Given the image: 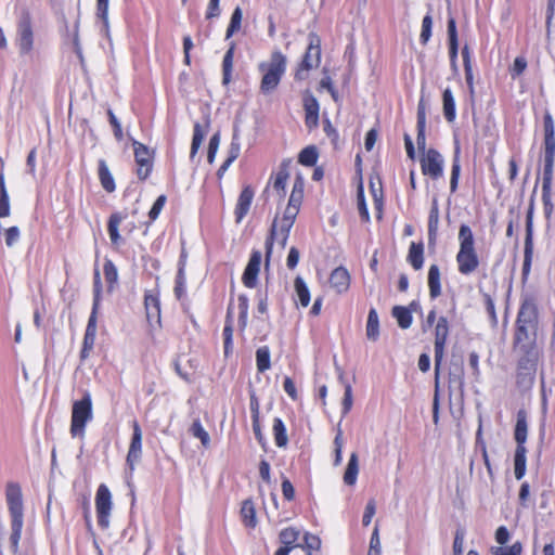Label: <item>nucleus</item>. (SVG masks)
<instances>
[{
    "mask_svg": "<svg viewBox=\"0 0 555 555\" xmlns=\"http://www.w3.org/2000/svg\"><path fill=\"white\" fill-rule=\"evenodd\" d=\"M522 347L528 346L529 360L527 366H522L526 373H522V385L532 386L537 371V360L539 351L534 348L538 337V308L532 298L522 300Z\"/></svg>",
    "mask_w": 555,
    "mask_h": 555,
    "instance_id": "f257e3e1",
    "label": "nucleus"
},
{
    "mask_svg": "<svg viewBox=\"0 0 555 555\" xmlns=\"http://www.w3.org/2000/svg\"><path fill=\"white\" fill-rule=\"evenodd\" d=\"M7 504L11 516V548L14 553L18 550V543L24 525L23 495L18 483L10 482L5 490Z\"/></svg>",
    "mask_w": 555,
    "mask_h": 555,
    "instance_id": "f03ea898",
    "label": "nucleus"
},
{
    "mask_svg": "<svg viewBox=\"0 0 555 555\" xmlns=\"http://www.w3.org/2000/svg\"><path fill=\"white\" fill-rule=\"evenodd\" d=\"M287 67V57L280 51L271 53L268 61L258 64V70L262 74L260 81V91L263 94H270L280 85Z\"/></svg>",
    "mask_w": 555,
    "mask_h": 555,
    "instance_id": "7ed1b4c3",
    "label": "nucleus"
},
{
    "mask_svg": "<svg viewBox=\"0 0 555 555\" xmlns=\"http://www.w3.org/2000/svg\"><path fill=\"white\" fill-rule=\"evenodd\" d=\"M460 249L456 255L459 271L468 275L479 266V259L474 247V234L467 224H462L459 230Z\"/></svg>",
    "mask_w": 555,
    "mask_h": 555,
    "instance_id": "20e7f679",
    "label": "nucleus"
},
{
    "mask_svg": "<svg viewBox=\"0 0 555 555\" xmlns=\"http://www.w3.org/2000/svg\"><path fill=\"white\" fill-rule=\"evenodd\" d=\"M93 420L92 397L85 390L81 399L75 400L72 405L69 433L73 438H85L86 427Z\"/></svg>",
    "mask_w": 555,
    "mask_h": 555,
    "instance_id": "39448f33",
    "label": "nucleus"
},
{
    "mask_svg": "<svg viewBox=\"0 0 555 555\" xmlns=\"http://www.w3.org/2000/svg\"><path fill=\"white\" fill-rule=\"evenodd\" d=\"M321 63V38L311 31L308 35V47L301 62L295 72V80L302 81L309 77V72L319 67Z\"/></svg>",
    "mask_w": 555,
    "mask_h": 555,
    "instance_id": "423d86ee",
    "label": "nucleus"
},
{
    "mask_svg": "<svg viewBox=\"0 0 555 555\" xmlns=\"http://www.w3.org/2000/svg\"><path fill=\"white\" fill-rule=\"evenodd\" d=\"M15 44L22 56L30 55L34 49V30L30 15L24 11L17 22Z\"/></svg>",
    "mask_w": 555,
    "mask_h": 555,
    "instance_id": "0eeeda50",
    "label": "nucleus"
},
{
    "mask_svg": "<svg viewBox=\"0 0 555 555\" xmlns=\"http://www.w3.org/2000/svg\"><path fill=\"white\" fill-rule=\"evenodd\" d=\"M112 504V494L108 487L104 483H101L95 494V509L98 516V525L102 529H107L109 526Z\"/></svg>",
    "mask_w": 555,
    "mask_h": 555,
    "instance_id": "6e6552de",
    "label": "nucleus"
},
{
    "mask_svg": "<svg viewBox=\"0 0 555 555\" xmlns=\"http://www.w3.org/2000/svg\"><path fill=\"white\" fill-rule=\"evenodd\" d=\"M449 322L448 319L443 315L439 317L435 330V343H434V349H435V367L438 370L440 366L443 356H444V349L449 337Z\"/></svg>",
    "mask_w": 555,
    "mask_h": 555,
    "instance_id": "1a4fd4ad",
    "label": "nucleus"
},
{
    "mask_svg": "<svg viewBox=\"0 0 555 555\" xmlns=\"http://www.w3.org/2000/svg\"><path fill=\"white\" fill-rule=\"evenodd\" d=\"M134 160L137 164V176L140 180H145L152 172L153 162L152 152L143 143L133 140Z\"/></svg>",
    "mask_w": 555,
    "mask_h": 555,
    "instance_id": "9d476101",
    "label": "nucleus"
},
{
    "mask_svg": "<svg viewBox=\"0 0 555 555\" xmlns=\"http://www.w3.org/2000/svg\"><path fill=\"white\" fill-rule=\"evenodd\" d=\"M293 225H294V222L282 219L280 222V228L278 229L276 219H274L271 230H270V235L268 236V238L266 241V263L267 264L269 263V259L272 254L273 241L278 240L281 247L284 248L286 246V243H287V240L289 236V232H291V229L293 228Z\"/></svg>",
    "mask_w": 555,
    "mask_h": 555,
    "instance_id": "9b49d317",
    "label": "nucleus"
},
{
    "mask_svg": "<svg viewBox=\"0 0 555 555\" xmlns=\"http://www.w3.org/2000/svg\"><path fill=\"white\" fill-rule=\"evenodd\" d=\"M443 157L435 149H429L421 158L422 172L434 180L439 179L443 175Z\"/></svg>",
    "mask_w": 555,
    "mask_h": 555,
    "instance_id": "f8f14e48",
    "label": "nucleus"
},
{
    "mask_svg": "<svg viewBox=\"0 0 555 555\" xmlns=\"http://www.w3.org/2000/svg\"><path fill=\"white\" fill-rule=\"evenodd\" d=\"M142 454V430L137 421L132 423V437L127 454V465L129 469L134 470L135 464L140 461Z\"/></svg>",
    "mask_w": 555,
    "mask_h": 555,
    "instance_id": "ddd939ff",
    "label": "nucleus"
},
{
    "mask_svg": "<svg viewBox=\"0 0 555 555\" xmlns=\"http://www.w3.org/2000/svg\"><path fill=\"white\" fill-rule=\"evenodd\" d=\"M555 157V135L550 131L548 135L544 139V178L543 190L545 191L551 183V175Z\"/></svg>",
    "mask_w": 555,
    "mask_h": 555,
    "instance_id": "4468645a",
    "label": "nucleus"
},
{
    "mask_svg": "<svg viewBox=\"0 0 555 555\" xmlns=\"http://www.w3.org/2000/svg\"><path fill=\"white\" fill-rule=\"evenodd\" d=\"M262 254L260 250H253L248 263L244 270L242 281L248 288H254L257 284L258 274L260 271Z\"/></svg>",
    "mask_w": 555,
    "mask_h": 555,
    "instance_id": "2eb2a0df",
    "label": "nucleus"
},
{
    "mask_svg": "<svg viewBox=\"0 0 555 555\" xmlns=\"http://www.w3.org/2000/svg\"><path fill=\"white\" fill-rule=\"evenodd\" d=\"M96 321L98 314L90 313L83 336L82 348L80 350L81 361H85L89 357L91 350L94 347L96 337Z\"/></svg>",
    "mask_w": 555,
    "mask_h": 555,
    "instance_id": "dca6fc26",
    "label": "nucleus"
},
{
    "mask_svg": "<svg viewBox=\"0 0 555 555\" xmlns=\"http://www.w3.org/2000/svg\"><path fill=\"white\" fill-rule=\"evenodd\" d=\"M304 109L306 114V125L308 128L317 127L319 124L320 104L317 98L307 91L302 98Z\"/></svg>",
    "mask_w": 555,
    "mask_h": 555,
    "instance_id": "f3484780",
    "label": "nucleus"
},
{
    "mask_svg": "<svg viewBox=\"0 0 555 555\" xmlns=\"http://www.w3.org/2000/svg\"><path fill=\"white\" fill-rule=\"evenodd\" d=\"M255 192L250 185L243 188L235 206L234 215L236 223H241L248 214Z\"/></svg>",
    "mask_w": 555,
    "mask_h": 555,
    "instance_id": "a211bd4d",
    "label": "nucleus"
},
{
    "mask_svg": "<svg viewBox=\"0 0 555 555\" xmlns=\"http://www.w3.org/2000/svg\"><path fill=\"white\" fill-rule=\"evenodd\" d=\"M330 285L338 294L348 291L350 286V275L346 268L337 267L330 275Z\"/></svg>",
    "mask_w": 555,
    "mask_h": 555,
    "instance_id": "6ab92c4d",
    "label": "nucleus"
},
{
    "mask_svg": "<svg viewBox=\"0 0 555 555\" xmlns=\"http://www.w3.org/2000/svg\"><path fill=\"white\" fill-rule=\"evenodd\" d=\"M514 439L516 448L514 451V476L517 480H520V410L515 413V426H514Z\"/></svg>",
    "mask_w": 555,
    "mask_h": 555,
    "instance_id": "aec40b11",
    "label": "nucleus"
},
{
    "mask_svg": "<svg viewBox=\"0 0 555 555\" xmlns=\"http://www.w3.org/2000/svg\"><path fill=\"white\" fill-rule=\"evenodd\" d=\"M514 439L516 448L514 451V476L517 480H520V410L515 413V426H514Z\"/></svg>",
    "mask_w": 555,
    "mask_h": 555,
    "instance_id": "412c9836",
    "label": "nucleus"
},
{
    "mask_svg": "<svg viewBox=\"0 0 555 555\" xmlns=\"http://www.w3.org/2000/svg\"><path fill=\"white\" fill-rule=\"evenodd\" d=\"M144 306L146 310V318L149 321H160V301L157 294L146 293L144 296Z\"/></svg>",
    "mask_w": 555,
    "mask_h": 555,
    "instance_id": "4be33fe9",
    "label": "nucleus"
},
{
    "mask_svg": "<svg viewBox=\"0 0 555 555\" xmlns=\"http://www.w3.org/2000/svg\"><path fill=\"white\" fill-rule=\"evenodd\" d=\"M291 160L284 159L276 172L273 181V189L278 192L280 197L285 195L286 182L289 178L288 166Z\"/></svg>",
    "mask_w": 555,
    "mask_h": 555,
    "instance_id": "5701e85b",
    "label": "nucleus"
},
{
    "mask_svg": "<svg viewBox=\"0 0 555 555\" xmlns=\"http://www.w3.org/2000/svg\"><path fill=\"white\" fill-rule=\"evenodd\" d=\"M448 42H449V56L450 59H457L459 54V37L456 29V22L453 16H449L447 23Z\"/></svg>",
    "mask_w": 555,
    "mask_h": 555,
    "instance_id": "b1692460",
    "label": "nucleus"
},
{
    "mask_svg": "<svg viewBox=\"0 0 555 555\" xmlns=\"http://www.w3.org/2000/svg\"><path fill=\"white\" fill-rule=\"evenodd\" d=\"M209 116L205 117V125H201L199 122H195L194 130H193V138L191 143V152H190V158L193 159L195 155L197 154L202 142L205 137V128L209 126Z\"/></svg>",
    "mask_w": 555,
    "mask_h": 555,
    "instance_id": "393cba45",
    "label": "nucleus"
},
{
    "mask_svg": "<svg viewBox=\"0 0 555 555\" xmlns=\"http://www.w3.org/2000/svg\"><path fill=\"white\" fill-rule=\"evenodd\" d=\"M408 261L414 270H420L424 264V244L423 242H412L409 248Z\"/></svg>",
    "mask_w": 555,
    "mask_h": 555,
    "instance_id": "a878e982",
    "label": "nucleus"
},
{
    "mask_svg": "<svg viewBox=\"0 0 555 555\" xmlns=\"http://www.w3.org/2000/svg\"><path fill=\"white\" fill-rule=\"evenodd\" d=\"M526 241H525V260L522 263V282L525 281L526 276L528 275L530 271V264L532 259V233H531V222L530 220L527 221V229H526Z\"/></svg>",
    "mask_w": 555,
    "mask_h": 555,
    "instance_id": "bb28decb",
    "label": "nucleus"
},
{
    "mask_svg": "<svg viewBox=\"0 0 555 555\" xmlns=\"http://www.w3.org/2000/svg\"><path fill=\"white\" fill-rule=\"evenodd\" d=\"M428 288L433 299L441 295L440 269L437 264H431L428 269Z\"/></svg>",
    "mask_w": 555,
    "mask_h": 555,
    "instance_id": "cd10ccee",
    "label": "nucleus"
},
{
    "mask_svg": "<svg viewBox=\"0 0 555 555\" xmlns=\"http://www.w3.org/2000/svg\"><path fill=\"white\" fill-rule=\"evenodd\" d=\"M99 179L101 182L102 188L108 192L112 193L115 191L116 185L114 178L109 171V168L104 159L99 160Z\"/></svg>",
    "mask_w": 555,
    "mask_h": 555,
    "instance_id": "c85d7f7f",
    "label": "nucleus"
},
{
    "mask_svg": "<svg viewBox=\"0 0 555 555\" xmlns=\"http://www.w3.org/2000/svg\"><path fill=\"white\" fill-rule=\"evenodd\" d=\"M391 314L397 320L399 327L402 330H406L412 325L413 317L411 314V309L404 306H395Z\"/></svg>",
    "mask_w": 555,
    "mask_h": 555,
    "instance_id": "c756f323",
    "label": "nucleus"
},
{
    "mask_svg": "<svg viewBox=\"0 0 555 555\" xmlns=\"http://www.w3.org/2000/svg\"><path fill=\"white\" fill-rule=\"evenodd\" d=\"M443 115L449 122L454 121L456 117L455 100L450 88L442 93Z\"/></svg>",
    "mask_w": 555,
    "mask_h": 555,
    "instance_id": "7c9ffc66",
    "label": "nucleus"
},
{
    "mask_svg": "<svg viewBox=\"0 0 555 555\" xmlns=\"http://www.w3.org/2000/svg\"><path fill=\"white\" fill-rule=\"evenodd\" d=\"M366 337L375 341L379 337V320L375 308H371L366 321Z\"/></svg>",
    "mask_w": 555,
    "mask_h": 555,
    "instance_id": "2f4dec72",
    "label": "nucleus"
},
{
    "mask_svg": "<svg viewBox=\"0 0 555 555\" xmlns=\"http://www.w3.org/2000/svg\"><path fill=\"white\" fill-rule=\"evenodd\" d=\"M294 288L298 302L302 307H307L310 304L311 299L310 291L305 280L300 275L296 276L294 281Z\"/></svg>",
    "mask_w": 555,
    "mask_h": 555,
    "instance_id": "473e14b6",
    "label": "nucleus"
},
{
    "mask_svg": "<svg viewBox=\"0 0 555 555\" xmlns=\"http://www.w3.org/2000/svg\"><path fill=\"white\" fill-rule=\"evenodd\" d=\"M359 473V459L356 452L351 453L347 468L344 474V482L348 486H353L357 481Z\"/></svg>",
    "mask_w": 555,
    "mask_h": 555,
    "instance_id": "72a5a7b5",
    "label": "nucleus"
},
{
    "mask_svg": "<svg viewBox=\"0 0 555 555\" xmlns=\"http://www.w3.org/2000/svg\"><path fill=\"white\" fill-rule=\"evenodd\" d=\"M241 516L246 527L255 528L257 525L256 509L251 500H245L242 503Z\"/></svg>",
    "mask_w": 555,
    "mask_h": 555,
    "instance_id": "f704fd0d",
    "label": "nucleus"
},
{
    "mask_svg": "<svg viewBox=\"0 0 555 555\" xmlns=\"http://www.w3.org/2000/svg\"><path fill=\"white\" fill-rule=\"evenodd\" d=\"M439 224V207L437 198L431 202V207L428 217V237L429 241L435 240Z\"/></svg>",
    "mask_w": 555,
    "mask_h": 555,
    "instance_id": "c9c22d12",
    "label": "nucleus"
},
{
    "mask_svg": "<svg viewBox=\"0 0 555 555\" xmlns=\"http://www.w3.org/2000/svg\"><path fill=\"white\" fill-rule=\"evenodd\" d=\"M319 158L318 149L314 145L306 146L298 155V163L302 166L312 167Z\"/></svg>",
    "mask_w": 555,
    "mask_h": 555,
    "instance_id": "e433bc0d",
    "label": "nucleus"
},
{
    "mask_svg": "<svg viewBox=\"0 0 555 555\" xmlns=\"http://www.w3.org/2000/svg\"><path fill=\"white\" fill-rule=\"evenodd\" d=\"M256 366L258 372L263 373L271 366V356L268 346L259 347L256 350Z\"/></svg>",
    "mask_w": 555,
    "mask_h": 555,
    "instance_id": "4c0bfd02",
    "label": "nucleus"
},
{
    "mask_svg": "<svg viewBox=\"0 0 555 555\" xmlns=\"http://www.w3.org/2000/svg\"><path fill=\"white\" fill-rule=\"evenodd\" d=\"M272 430H273L275 444L279 448L285 447L288 442V438H287L286 427L284 425V422L280 417L274 418Z\"/></svg>",
    "mask_w": 555,
    "mask_h": 555,
    "instance_id": "58836bf2",
    "label": "nucleus"
},
{
    "mask_svg": "<svg viewBox=\"0 0 555 555\" xmlns=\"http://www.w3.org/2000/svg\"><path fill=\"white\" fill-rule=\"evenodd\" d=\"M96 16L102 22V31L109 38L108 0H96Z\"/></svg>",
    "mask_w": 555,
    "mask_h": 555,
    "instance_id": "ea45409f",
    "label": "nucleus"
},
{
    "mask_svg": "<svg viewBox=\"0 0 555 555\" xmlns=\"http://www.w3.org/2000/svg\"><path fill=\"white\" fill-rule=\"evenodd\" d=\"M237 308H238V326L243 331L247 326L248 309H249L248 297L246 295H244V294L238 295Z\"/></svg>",
    "mask_w": 555,
    "mask_h": 555,
    "instance_id": "a19ab883",
    "label": "nucleus"
},
{
    "mask_svg": "<svg viewBox=\"0 0 555 555\" xmlns=\"http://www.w3.org/2000/svg\"><path fill=\"white\" fill-rule=\"evenodd\" d=\"M121 220H122V217L117 212L112 214L108 219L107 231H108L111 242L113 244H118V242L120 241L118 228H119Z\"/></svg>",
    "mask_w": 555,
    "mask_h": 555,
    "instance_id": "79ce46f5",
    "label": "nucleus"
},
{
    "mask_svg": "<svg viewBox=\"0 0 555 555\" xmlns=\"http://www.w3.org/2000/svg\"><path fill=\"white\" fill-rule=\"evenodd\" d=\"M339 379L344 384L345 392L343 398V416L347 415L352 408V387L351 384L344 379L343 372H339Z\"/></svg>",
    "mask_w": 555,
    "mask_h": 555,
    "instance_id": "37998d69",
    "label": "nucleus"
},
{
    "mask_svg": "<svg viewBox=\"0 0 555 555\" xmlns=\"http://www.w3.org/2000/svg\"><path fill=\"white\" fill-rule=\"evenodd\" d=\"M190 433L193 437L201 440L202 444L207 448L210 443V437L209 434L205 430L203 427L199 418L194 420L190 427Z\"/></svg>",
    "mask_w": 555,
    "mask_h": 555,
    "instance_id": "c03bdc74",
    "label": "nucleus"
},
{
    "mask_svg": "<svg viewBox=\"0 0 555 555\" xmlns=\"http://www.w3.org/2000/svg\"><path fill=\"white\" fill-rule=\"evenodd\" d=\"M101 295H102V283H101L100 272L96 270L94 273V281H93V300H92L91 313H94V314L99 313Z\"/></svg>",
    "mask_w": 555,
    "mask_h": 555,
    "instance_id": "a18cd8bd",
    "label": "nucleus"
},
{
    "mask_svg": "<svg viewBox=\"0 0 555 555\" xmlns=\"http://www.w3.org/2000/svg\"><path fill=\"white\" fill-rule=\"evenodd\" d=\"M476 446H477V448H480L485 465L488 469L489 475L492 476V468H491L489 456L487 453L486 443L482 440V424H481L480 417H479V426H478V429L476 433Z\"/></svg>",
    "mask_w": 555,
    "mask_h": 555,
    "instance_id": "49530a36",
    "label": "nucleus"
},
{
    "mask_svg": "<svg viewBox=\"0 0 555 555\" xmlns=\"http://www.w3.org/2000/svg\"><path fill=\"white\" fill-rule=\"evenodd\" d=\"M233 55H234L233 47H231L223 55V60H222L223 83H228L231 79V73H232V66H233Z\"/></svg>",
    "mask_w": 555,
    "mask_h": 555,
    "instance_id": "de8ad7c7",
    "label": "nucleus"
},
{
    "mask_svg": "<svg viewBox=\"0 0 555 555\" xmlns=\"http://www.w3.org/2000/svg\"><path fill=\"white\" fill-rule=\"evenodd\" d=\"M103 271L108 287L113 288L114 284H116L118 280V272L116 266L112 260L106 259L103 266Z\"/></svg>",
    "mask_w": 555,
    "mask_h": 555,
    "instance_id": "09e8293b",
    "label": "nucleus"
},
{
    "mask_svg": "<svg viewBox=\"0 0 555 555\" xmlns=\"http://www.w3.org/2000/svg\"><path fill=\"white\" fill-rule=\"evenodd\" d=\"M321 547V540L318 535H314L309 532H305L302 538V543L300 546V552L319 550Z\"/></svg>",
    "mask_w": 555,
    "mask_h": 555,
    "instance_id": "8fccbe9b",
    "label": "nucleus"
},
{
    "mask_svg": "<svg viewBox=\"0 0 555 555\" xmlns=\"http://www.w3.org/2000/svg\"><path fill=\"white\" fill-rule=\"evenodd\" d=\"M242 16H243V13H242L241 8H238V7L235 8L234 11L232 12L230 24L227 29V34H225L227 39L232 37L233 34L236 33L241 28Z\"/></svg>",
    "mask_w": 555,
    "mask_h": 555,
    "instance_id": "3c124183",
    "label": "nucleus"
},
{
    "mask_svg": "<svg viewBox=\"0 0 555 555\" xmlns=\"http://www.w3.org/2000/svg\"><path fill=\"white\" fill-rule=\"evenodd\" d=\"M433 30V16L430 13H427L422 21V30L420 35V41L422 44H426L430 37Z\"/></svg>",
    "mask_w": 555,
    "mask_h": 555,
    "instance_id": "603ef678",
    "label": "nucleus"
},
{
    "mask_svg": "<svg viewBox=\"0 0 555 555\" xmlns=\"http://www.w3.org/2000/svg\"><path fill=\"white\" fill-rule=\"evenodd\" d=\"M222 335H223L224 354H225V357H228L232 352V349H233V324H230V321L224 322Z\"/></svg>",
    "mask_w": 555,
    "mask_h": 555,
    "instance_id": "864d4df0",
    "label": "nucleus"
},
{
    "mask_svg": "<svg viewBox=\"0 0 555 555\" xmlns=\"http://www.w3.org/2000/svg\"><path fill=\"white\" fill-rule=\"evenodd\" d=\"M491 555H520V541H516L512 546H492Z\"/></svg>",
    "mask_w": 555,
    "mask_h": 555,
    "instance_id": "5fc2aeb1",
    "label": "nucleus"
},
{
    "mask_svg": "<svg viewBox=\"0 0 555 555\" xmlns=\"http://www.w3.org/2000/svg\"><path fill=\"white\" fill-rule=\"evenodd\" d=\"M186 292V280L185 272H183L182 268H178L177 276H176V285H175V295L178 299H181L182 296Z\"/></svg>",
    "mask_w": 555,
    "mask_h": 555,
    "instance_id": "6e6d98bb",
    "label": "nucleus"
},
{
    "mask_svg": "<svg viewBox=\"0 0 555 555\" xmlns=\"http://www.w3.org/2000/svg\"><path fill=\"white\" fill-rule=\"evenodd\" d=\"M382 554V546H380V539H379V532L378 527L375 526L371 539H370V548L367 552V555H380Z\"/></svg>",
    "mask_w": 555,
    "mask_h": 555,
    "instance_id": "4d7b16f0",
    "label": "nucleus"
},
{
    "mask_svg": "<svg viewBox=\"0 0 555 555\" xmlns=\"http://www.w3.org/2000/svg\"><path fill=\"white\" fill-rule=\"evenodd\" d=\"M300 537V531L294 527H288L283 529L280 534L279 539L281 543L284 542H298Z\"/></svg>",
    "mask_w": 555,
    "mask_h": 555,
    "instance_id": "13d9d810",
    "label": "nucleus"
},
{
    "mask_svg": "<svg viewBox=\"0 0 555 555\" xmlns=\"http://www.w3.org/2000/svg\"><path fill=\"white\" fill-rule=\"evenodd\" d=\"M220 144V134L219 132L215 133L208 143V151H207V160L209 164H212L215 162L218 149Z\"/></svg>",
    "mask_w": 555,
    "mask_h": 555,
    "instance_id": "bf43d9fd",
    "label": "nucleus"
},
{
    "mask_svg": "<svg viewBox=\"0 0 555 555\" xmlns=\"http://www.w3.org/2000/svg\"><path fill=\"white\" fill-rule=\"evenodd\" d=\"M166 201H167V197L164 194L159 195L155 199L152 208L149 211V218L151 221H155L158 218L160 211L163 210V208L166 204Z\"/></svg>",
    "mask_w": 555,
    "mask_h": 555,
    "instance_id": "052dcab7",
    "label": "nucleus"
},
{
    "mask_svg": "<svg viewBox=\"0 0 555 555\" xmlns=\"http://www.w3.org/2000/svg\"><path fill=\"white\" fill-rule=\"evenodd\" d=\"M461 172V165L459 158L455 157L452 163L451 178H450V191L454 193L457 189L459 178Z\"/></svg>",
    "mask_w": 555,
    "mask_h": 555,
    "instance_id": "680f3d73",
    "label": "nucleus"
},
{
    "mask_svg": "<svg viewBox=\"0 0 555 555\" xmlns=\"http://www.w3.org/2000/svg\"><path fill=\"white\" fill-rule=\"evenodd\" d=\"M21 232L18 227H10L9 229L4 230V238H5V245L8 247H13L20 240Z\"/></svg>",
    "mask_w": 555,
    "mask_h": 555,
    "instance_id": "e2e57ef3",
    "label": "nucleus"
},
{
    "mask_svg": "<svg viewBox=\"0 0 555 555\" xmlns=\"http://www.w3.org/2000/svg\"><path fill=\"white\" fill-rule=\"evenodd\" d=\"M358 209L361 218L365 221L370 220L369 209L365 203L364 193L362 186L358 190Z\"/></svg>",
    "mask_w": 555,
    "mask_h": 555,
    "instance_id": "0e129e2a",
    "label": "nucleus"
},
{
    "mask_svg": "<svg viewBox=\"0 0 555 555\" xmlns=\"http://www.w3.org/2000/svg\"><path fill=\"white\" fill-rule=\"evenodd\" d=\"M376 513V504L374 500H370L365 506L364 514L362 517V524L363 526H369L372 521V518L374 517Z\"/></svg>",
    "mask_w": 555,
    "mask_h": 555,
    "instance_id": "69168bd1",
    "label": "nucleus"
},
{
    "mask_svg": "<svg viewBox=\"0 0 555 555\" xmlns=\"http://www.w3.org/2000/svg\"><path fill=\"white\" fill-rule=\"evenodd\" d=\"M301 543L298 542H284L282 543V546L278 548L275 552V555H289L294 551L300 552Z\"/></svg>",
    "mask_w": 555,
    "mask_h": 555,
    "instance_id": "338daca9",
    "label": "nucleus"
},
{
    "mask_svg": "<svg viewBox=\"0 0 555 555\" xmlns=\"http://www.w3.org/2000/svg\"><path fill=\"white\" fill-rule=\"evenodd\" d=\"M240 152H241V145H240V142L237 139V134L234 131L232 142H231L230 149H229V155H228L227 159H229L230 162H234L238 157Z\"/></svg>",
    "mask_w": 555,
    "mask_h": 555,
    "instance_id": "774afa93",
    "label": "nucleus"
}]
</instances>
